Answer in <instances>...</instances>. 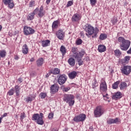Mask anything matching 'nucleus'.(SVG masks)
Instances as JSON below:
<instances>
[{"label": "nucleus", "mask_w": 131, "mask_h": 131, "mask_svg": "<svg viewBox=\"0 0 131 131\" xmlns=\"http://www.w3.org/2000/svg\"><path fill=\"white\" fill-rule=\"evenodd\" d=\"M75 98L74 95L72 94H64L63 100L66 103H68L69 106H73L74 103H75V101L74 100Z\"/></svg>", "instance_id": "20e7f679"}, {"label": "nucleus", "mask_w": 131, "mask_h": 131, "mask_svg": "<svg viewBox=\"0 0 131 131\" xmlns=\"http://www.w3.org/2000/svg\"><path fill=\"white\" fill-rule=\"evenodd\" d=\"M35 6V2L34 1H31L29 3V7L32 8V7H34Z\"/></svg>", "instance_id": "a19ab883"}, {"label": "nucleus", "mask_w": 131, "mask_h": 131, "mask_svg": "<svg viewBox=\"0 0 131 131\" xmlns=\"http://www.w3.org/2000/svg\"><path fill=\"white\" fill-rule=\"evenodd\" d=\"M42 117H43V114L42 113L40 114H34L32 117V119L34 121H36L37 124L42 125L45 123L43 120H42Z\"/></svg>", "instance_id": "7ed1b4c3"}, {"label": "nucleus", "mask_w": 131, "mask_h": 131, "mask_svg": "<svg viewBox=\"0 0 131 131\" xmlns=\"http://www.w3.org/2000/svg\"><path fill=\"white\" fill-rule=\"evenodd\" d=\"M103 97L104 100H107V99H109V98L108 97H107L105 95H103Z\"/></svg>", "instance_id": "864d4df0"}, {"label": "nucleus", "mask_w": 131, "mask_h": 131, "mask_svg": "<svg viewBox=\"0 0 131 131\" xmlns=\"http://www.w3.org/2000/svg\"><path fill=\"white\" fill-rule=\"evenodd\" d=\"M26 101H27L28 103V102H32V98L31 97H28L26 99Z\"/></svg>", "instance_id": "09e8293b"}, {"label": "nucleus", "mask_w": 131, "mask_h": 131, "mask_svg": "<svg viewBox=\"0 0 131 131\" xmlns=\"http://www.w3.org/2000/svg\"><path fill=\"white\" fill-rule=\"evenodd\" d=\"M7 56V52L5 50H0V57L5 58Z\"/></svg>", "instance_id": "393cba45"}, {"label": "nucleus", "mask_w": 131, "mask_h": 131, "mask_svg": "<svg viewBox=\"0 0 131 131\" xmlns=\"http://www.w3.org/2000/svg\"><path fill=\"white\" fill-rule=\"evenodd\" d=\"M77 60V62H78V65H79V66H81V65H83V61H82V58H81V57H77V58H76Z\"/></svg>", "instance_id": "a878e982"}, {"label": "nucleus", "mask_w": 131, "mask_h": 131, "mask_svg": "<svg viewBox=\"0 0 131 131\" xmlns=\"http://www.w3.org/2000/svg\"><path fill=\"white\" fill-rule=\"evenodd\" d=\"M18 81L19 83H21V82H22V81H23L22 78H19L18 79Z\"/></svg>", "instance_id": "3c124183"}, {"label": "nucleus", "mask_w": 131, "mask_h": 131, "mask_svg": "<svg viewBox=\"0 0 131 131\" xmlns=\"http://www.w3.org/2000/svg\"><path fill=\"white\" fill-rule=\"evenodd\" d=\"M100 90V92H106L107 91V84H106V81L104 79H102L101 80Z\"/></svg>", "instance_id": "9d476101"}, {"label": "nucleus", "mask_w": 131, "mask_h": 131, "mask_svg": "<svg viewBox=\"0 0 131 131\" xmlns=\"http://www.w3.org/2000/svg\"><path fill=\"white\" fill-rule=\"evenodd\" d=\"M50 73H52L53 74H54V75H56V74H59V73H60V69L58 68H55L54 69V70L51 72Z\"/></svg>", "instance_id": "cd10ccee"}, {"label": "nucleus", "mask_w": 131, "mask_h": 131, "mask_svg": "<svg viewBox=\"0 0 131 131\" xmlns=\"http://www.w3.org/2000/svg\"><path fill=\"white\" fill-rule=\"evenodd\" d=\"M121 73L125 75H128L131 72V67L129 66H124L122 69H121Z\"/></svg>", "instance_id": "1a4fd4ad"}, {"label": "nucleus", "mask_w": 131, "mask_h": 131, "mask_svg": "<svg viewBox=\"0 0 131 131\" xmlns=\"http://www.w3.org/2000/svg\"><path fill=\"white\" fill-rule=\"evenodd\" d=\"M51 131H58V129L57 128H53L52 129Z\"/></svg>", "instance_id": "4d7b16f0"}, {"label": "nucleus", "mask_w": 131, "mask_h": 131, "mask_svg": "<svg viewBox=\"0 0 131 131\" xmlns=\"http://www.w3.org/2000/svg\"><path fill=\"white\" fill-rule=\"evenodd\" d=\"M53 117H54V113H50L49 114L48 118L49 119H53Z\"/></svg>", "instance_id": "a18cd8bd"}, {"label": "nucleus", "mask_w": 131, "mask_h": 131, "mask_svg": "<svg viewBox=\"0 0 131 131\" xmlns=\"http://www.w3.org/2000/svg\"><path fill=\"white\" fill-rule=\"evenodd\" d=\"M77 75V72L73 71L69 74V77L70 79H74Z\"/></svg>", "instance_id": "dca6fc26"}, {"label": "nucleus", "mask_w": 131, "mask_h": 131, "mask_svg": "<svg viewBox=\"0 0 131 131\" xmlns=\"http://www.w3.org/2000/svg\"><path fill=\"white\" fill-rule=\"evenodd\" d=\"M98 50L99 53H103V52L106 51V46L102 45H99Z\"/></svg>", "instance_id": "f3484780"}, {"label": "nucleus", "mask_w": 131, "mask_h": 131, "mask_svg": "<svg viewBox=\"0 0 131 131\" xmlns=\"http://www.w3.org/2000/svg\"><path fill=\"white\" fill-rule=\"evenodd\" d=\"M119 81H117V82H115L112 85L113 89L114 90H115L118 88V84L119 83Z\"/></svg>", "instance_id": "473e14b6"}, {"label": "nucleus", "mask_w": 131, "mask_h": 131, "mask_svg": "<svg viewBox=\"0 0 131 131\" xmlns=\"http://www.w3.org/2000/svg\"><path fill=\"white\" fill-rule=\"evenodd\" d=\"M38 16H39L40 18L43 17V16H45V11H39Z\"/></svg>", "instance_id": "72a5a7b5"}, {"label": "nucleus", "mask_w": 131, "mask_h": 131, "mask_svg": "<svg viewBox=\"0 0 131 131\" xmlns=\"http://www.w3.org/2000/svg\"><path fill=\"white\" fill-rule=\"evenodd\" d=\"M64 90V92H68V91L70 90V87L65 88Z\"/></svg>", "instance_id": "8fccbe9b"}, {"label": "nucleus", "mask_w": 131, "mask_h": 131, "mask_svg": "<svg viewBox=\"0 0 131 131\" xmlns=\"http://www.w3.org/2000/svg\"><path fill=\"white\" fill-rule=\"evenodd\" d=\"M98 82H97V81L96 80H94V82L92 84V88L93 89H95V88H97L98 86Z\"/></svg>", "instance_id": "c9c22d12"}, {"label": "nucleus", "mask_w": 131, "mask_h": 131, "mask_svg": "<svg viewBox=\"0 0 131 131\" xmlns=\"http://www.w3.org/2000/svg\"><path fill=\"white\" fill-rule=\"evenodd\" d=\"M23 53L24 54V55H26L28 53V47H27V45L26 44H25L23 46V50H22Z\"/></svg>", "instance_id": "aec40b11"}, {"label": "nucleus", "mask_w": 131, "mask_h": 131, "mask_svg": "<svg viewBox=\"0 0 131 131\" xmlns=\"http://www.w3.org/2000/svg\"><path fill=\"white\" fill-rule=\"evenodd\" d=\"M3 119V118H0V123H2V120Z\"/></svg>", "instance_id": "052dcab7"}, {"label": "nucleus", "mask_w": 131, "mask_h": 131, "mask_svg": "<svg viewBox=\"0 0 131 131\" xmlns=\"http://www.w3.org/2000/svg\"><path fill=\"white\" fill-rule=\"evenodd\" d=\"M95 117H100L104 113V111L102 107L97 106L94 112Z\"/></svg>", "instance_id": "423d86ee"}, {"label": "nucleus", "mask_w": 131, "mask_h": 131, "mask_svg": "<svg viewBox=\"0 0 131 131\" xmlns=\"http://www.w3.org/2000/svg\"><path fill=\"white\" fill-rule=\"evenodd\" d=\"M46 77H49V76H50V74H47L46 75Z\"/></svg>", "instance_id": "bf43d9fd"}, {"label": "nucleus", "mask_w": 131, "mask_h": 131, "mask_svg": "<svg viewBox=\"0 0 131 131\" xmlns=\"http://www.w3.org/2000/svg\"><path fill=\"white\" fill-rule=\"evenodd\" d=\"M85 30L86 31V35L90 37V35H94L92 36V37H96L97 34H98L99 32V30L98 29H95L94 27L92 26L91 25H86Z\"/></svg>", "instance_id": "f257e3e1"}, {"label": "nucleus", "mask_w": 131, "mask_h": 131, "mask_svg": "<svg viewBox=\"0 0 131 131\" xmlns=\"http://www.w3.org/2000/svg\"><path fill=\"white\" fill-rule=\"evenodd\" d=\"M120 88L121 90H123L125 88H127V84L125 82H121Z\"/></svg>", "instance_id": "7c9ffc66"}, {"label": "nucleus", "mask_w": 131, "mask_h": 131, "mask_svg": "<svg viewBox=\"0 0 131 131\" xmlns=\"http://www.w3.org/2000/svg\"><path fill=\"white\" fill-rule=\"evenodd\" d=\"M114 100H117V99H120L121 98V93L117 92L115 95L112 97Z\"/></svg>", "instance_id": "a211bd4d"}, {"label": "nucleus", "mask_w": 131, "mask_h": 131, "mask_svg": "<svg viewBox=\"0 0 131 131\" xmlns=\"http://www.w3.org/2000/svg\"><path fill=\"white\" fill-rule=\"evenodd\" d=\"M119 122V119L118 118H116V119H109L107 121V123L108 124H112L113 123H118Z\"/></svg>", "instance_id": "2eb2a0df"}, {"label": "nucleus", "mask_w": 131, "mask_h": 131, "mask_svg": "<svg viewBox=\"0 0 131 131\" xmlns=\"http://www.w3.org/2000/svg\"><path fill=\"white\" fill-rule=\"evenodd\" d=\"M85 118H86V116H85V114H81L76 116L74 118L73 120L75 121V122H80L84 121V120H85Z\"/></svg>", "instance_id": "39448f33"}, {"label": "nucleus", "mask_w": 131, "mask_h": 131, "mask_svg": "<svg viewBox=\"0 0 131 131\" xmlns=\"http://www.w3.org/2000/svg\"><path fill=\"white\" fill-rule=\"evenodd\" d=\"M105 96H108V94H106V95H105Z\"/></svg>", "instance_id": "e2e57ef3"}, {"label": "nucleus", "mask_w": 131, "mask_h": 131, "mask_svg": "<svg viewBox=\"0 0 131 131\" xmlns=\"http://www.w3.org/2000/svg\"><path fill=\"white\" fill-rule=\"evenodd\" d=\"M7 115H8V114L7 113H4V115L2 116V117H1V118L6 117V116H7Z\"/></svg>", "instance_id": "603ef678"}, {"label": "nucleus", "mask_w": 131, "mask_h": 131, "mask_svg": "<svg viewBox=\"0 0 131 131\" xmlns=\"http://www.w3.org/2000/svg\"><path fill=\"white\" fill-rule=\"evenodd\" d=\"M40 97H41V99H45L46 98V97H47V93H41L40 94Z\"/></svg>", "instance_id": "58836bf2"}, {"label": "nucleus", "mask_w": 131, "mask_h": 131, "mask_svg": "<svg viewBox=\"0 0 131 131\" xmlns=\"http://www.w3.org/2000/svg\"><path fill=\"white\" fill-rule=\"evenodd\" d=\"M115 55L118 56V55H121V52L119 50H116L115 51Z\"/></svg>", "instance_id": "c03bdc74"}, {"label": "nucleus", "mask_w": 131, "mask_h": 131, "mask_svg": "<svg viewBox=\"0 0 131 131\" xmlns=\"http://www.w3.org/2000/svg\"><path fill=\"white\" fill-rule=\"evenodd\" d=\"M15 91L16 96H19L20 95V86H18V85H16L15 86Z\"/></svg>", "instance_id": "5701e85b"}, {"label": "nucleus", "mask_w": 131, "mask_h": 131, "mask_svg": "<svg viewBox=\"0 0 131 131\" xmlns=\"http://www.w3.org/2000/svg\"><path fill=\"white\" fill-rule=\"evenodd\" d=\"M33 61H34V58H32L30 59V62H33Z\"/></svg>", "instance_id": "13d9d810"}, {"label": "nucleus", "mask_w": 131, "mask_h": 131, "mask_svg": "<svg viewBox=\"0 0 131 131\" xmlns=\"http://www.w3.org/2000/svg\"><path fill=\"white\" fill-rule=\"evenodd\" d=\"M130 59V56H125L123 59V61L125 63L126 62H128V61H129Z\"/></svg>", "instance_id": "ea45409f"}, {"label": "nucleus", "mask_w": 131, "mask_h": 131, "mask_svg": "<svg viewBox=\"0 0 131 131\" xmlns=\"http://www.w3.org/2000/svg\"><path fill=\"white\" fill-rule=\"evenodd\" d=\"M60 51L61 52L62 56H64V55L66 54V48H65V47L63 46H61Z\"/></svg>", "instance_id": "bb28decb"}, {"label": "nucleus", "mask_w": 131, "mask_h": 131, "mask_svg": "<svg viewBox=\"0 0 131 131\" xmlns=\"http://www.w3.org/2000/svg\"><path fill=\"white\" fill-rule=\"evenodd\" d=\"M39 10V9L38 8H36L34 11L32 12L34 15H35V14H37L38 11Z\"/></svg>", "instance_id": "49530a36"}, {"label": "nucleus", "mask_w": 131, "mask_h": 131, "mask_svg": "<svg viewBox=\"0 0 131 131\" xmlns=\"http://www.w3.org/2000/svg\"><path fill=\"white\" fill-rule=\"evenodd\" d=\"M43 64V59L42 58H39L37 60V66H41Z\"/></svg>", "instance_id": "c756f323"}, {"label": "nucleus", "mask_w": 131, "mask_h": 131, "mask_svg": "<svg viewBox=\"0 0 131 131\" xmlns=\"http://www.w3.org/2000/svg\"><path fill=\"white\" fill-rule=\"evenodd\" d=\"M56 36L58 39L62 40L65 36V33L63 30H59L56 32Z\"/></svg>", "instance_id": "9b49d317"}, {"label": "nucleus", "mask_w": 131, "mask_h": 131, "mask_svg": "<svg viewBox=\"0 0 131 131\" xmlns=\"http://www.w3.org/2000/svg\"><path fill=\"white\" fill-rule=\"evenodd\" d=\"M85 54V52L83 51H82L78 53L79 57H80V58H82V57H83V56H84Z\"/></svg>", "instance_id": "f704fd0d"}, {"label": "nucleus", "mask_w": 131, "mask_h": 131, "mask_svg": "<svg viewBox=\"0 0 131 131\" xmlns=\"http://www.w3.org/2000/svg\"><path fill=\"white\" fill-rule=\"evenodd\" d=\"M76 43L77 45H79L81 43H82V40L81 39H79L76 41Z\"/></svg>", "instance_id": "de8ad7c7"}, {"label": "nucleus", "mask_w": 131, "mask_h": 131, "mask_svg": "<svg viewBox=\"0 0 131 131\" xmlns=\"http://www.w3.org/2000/svg\"><path fill=\"white\" fill-rule=\"evenodd\" d=\"M68 62L71 66H74L75 65V59L72 57L70 58Z\"/></svg>", "instance_id": "412c9836"}, {"label": "nucleus", "mask_w": 131, "mask_h": 131, "mask_svg": "<svg viewBox=\"0 0 131 131\" xmlns=\"http://www.w3.org/2000/svg\"><path fill=\"white\" fill-rule=\"evenodd\" d=\"M50 3H51V0H47L46 1V4H47V5H49V4H50Z\"/></svg>", "instance_id": "6e6d98bb"}, {"label": "nucleus", "mask_w": 131, "mask_h": 131, "mask_svg": "<svg viewBox=\"0 0 131 131\" xmlns=\"http://www.w3.org/2000/svg\"><path fill=\"white\" fill-rule=\"evenodd\" d=\"M119 42H121L122 43L120 45V48L122 51H127L128 48L130 46V42L128 40H126L124 38L122 37H119L118 39Z\"/></svg>", "instance_id": "f03ea898"}, {"label": "nucleus", "mask_w": 131, "mask_h": 131, "mask_svg": "<svg viewBox=\"0 0 131 131\" xmlns=\"http://www.w3.org/2000/svg\"><path fill=\"white\" fill-rule=\"evenodd\" d=\"M39 11H43V7L41 6Z\"/></svg>", "instance_id": "5fc2aeb1"}, {"label": "nucleus", "mask_w": 131, "mask_h": 131, "mask_svg": "<svg viewBox=\"0 0 131 131\" xmlns=\"http://www.w3.org/2000/svg\"><path fill=\"white\" fill-rule=\"evenodd\" d=\"M50 42H51L50 40H45L42 41L41 43L42 47H43V48L48 47V46H50Z\"/></svg>", "instance_id": "6ab92c4d"}, {"label": "nucleus", "mask_w": 131, "mask_h": 131, "mask_svg": "<svg viewBox=\"0 0 131 131\" xmlns=\"http://www.w3.org/2000/svg\"><path fill=\"white\" fill-rule=\"evenodd\" d=\"M67 81V76L65 74H61L58 76L57 82L60 85H63Z\"/></svg>", "instance_id": "0eeeda50"}, {"label": "nucleus", "mask_w": 131, "mask_h": 131, "mask_svg": "<svg viewBox=\"0 0 131 131\" xmlns=\"http://www.w3.org/2000/svg\"><path fill=\"white\" fill-rule=\"evenodd\" d=\"M2 26H1V25H0V31H1V30H2Z\"/></svg>", "instance_id": "680f3d73"}, {"label": "nucleus", "mask_w": 131, "mask_h": 131, "mask_svg": "<svg viewBox=\"0 0 131 131\" xmlns=\"http://www.w3.org/2000/svg\"><path fill=\"white\" fill-rule=\"evenodd\" d=\"M59 25V21L55 20L52 24V28L53 29H55V28H57Z\"/></svg>", "instance_id": "c85d7f7f"}, {"label": "nucleus", "mask_w": 131, "mask_h": 131, "mask_svg": "<svg viewBox=\"0 0 131 131\" xmlns=\"http://www.w3.org/2000/svg\"><path fill=\"white\" fill-rule=\"evenodd\" d=\"M79 20V15L78 14H75L72 16V21L73 22H77Z\"/></svg>", "instance_id": "4be33fe9"}, {"label": "nucleus", "mask_w": 131, "mask_h": 131, "mask_svg": "<svg viewBox=\"0 0 131 131\" xmlns=\"http://www.w3.org/2000/svg\"><path fill=\"white\" fill-rule=\"evenodd\" d=\"M3 3L6 6H8L9 9L14 8V5L13 0H3Z\"/></svg>", "instance_id": "f8f14e48"}, {"label": "nucleus", "mask_w": 131, "mask_h": 131, "mask_svg": "<svg viewBox=\"0 0 131 131\" xmlns=\"http://www.w3.org/2000/svg\"><path fill=\"white\" fill-rule=\"evenodd\" d=\"M14 90L13 89H10L9 90V91L8 92V95H9V96H13L14 95Z\"/></svg>", "instance_id": "e433bc0d"}, {"label": "nucleus", "mask_w": 131, "mask_h": 131, "mask_svg": "<svg viewBox=\"0 0 131 131\" xmlns=\"http://www.w3.org/2000/svg\"><path fill=\"white\" fill-rule=\"evenodd\" d=\"M90 4L92 6H96V4H97V0H90Z\"/></svg>", "instance_id": "4c0bfd02"}, {"label": "nucleus", "mask_w": 131, "mask_h": 131, "mask_svg": "<svg viewBox=\"0 0 131 131\" xmlns=\"http://www.w3.org/2000/svg\"><path fill=\"white\" fill-rule=\"evenodd\" d=\"M35 32V31L34 29L31 27L26 26L24 27V33L25 35H31V34H33Z\"/></svg>", "instance_id": "6e6552de"}, {"label": "nucleus", "mask_w": 131, "mask_h": 131, "mask_svg": "<svg viewBox=\"0 0 131 131\" xmlns=\"http://www.w3.org/2000/svg\"><path fill=\"white\" fill-rule=\"evenodd\" d=\"M25 118V113H21L20 114V120L21 121H23V119Z\"/></svg>", "instance_id": "79ce46f5"}, {"label": "nucleus", "mask_w": 131, "mask_h": 131, "mask_svg": "<svg viewBox=\"0 0 131 131\" xmlns=\"http://www.w3.org/2000/svg\"><path fill=\"white\" fill-rule=\"evenodd\" d=\"M106 38H107V35H106L105 34L103 33L100 35L99 39H101V40H104V39H106Z\"/></svg>", "instance_id": "2f4dec72"}, {"label": "nucleus", "mask_w": 131, "mask_h": 131, "mask_svg": "<svg viewBox=\"0 0 131 131\" xmlns=\"http://www.w3.org/2000/svg\"><path fill=\"white\" fill-rule=\"evenodd\" d=\"M27 18V19L30 21H31V20H33V19H34V13H31L29 14Z\"/></svg>", "instance_id": "b1692460"}, {"label": "nucleus", "mask_w": 131, "mask_h": 131, "mask_svg": "<svg viewBox=\"0 0 131 131\" xmlns=\"http://www.w3.org/2000/svg\"><path fill=\"white\" fill-rule=\"evenodd\" d=\"M72 5H73V1H69L67 5V7L68 8L69 7H71V6H72Z\"/></svg>", "instance_id": "37998d69"}, {"label": "nucleus", "mask_w": 131, "mask_h": 131, "mask_svg": "<svg viewBox=\"0 0 131 131\" xmlns=\"http://www.w3.org/2000/svg\"><path fill=\"white\" fill-rule=\"evenodd\" d=\"M59 89V86L57 84H54L51 85L50 87L51 93L56 94L58 92Z\"/></svg>", "instance_id": "ddd939ff"}, {"label": "nucleus", "mask_w": 131, "mask_h": 131, "mask_svg": "<svg viewBox=\"0 0 131 131\" xmlns=\"http://www.w3.org/2000/svg\"><path fill=\"white\" fill-rule=\"evenodd\" d=\"M72 53H73V58H75V59H76L77 58L79 57V55H78V49H77V48L72 47Z\"/></svg>", "instance_id": "4468645a"}]
</instances>
